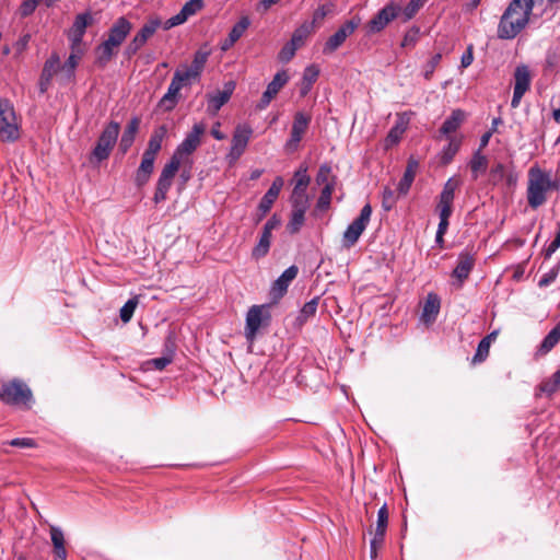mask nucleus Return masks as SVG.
<instances>
[{
	"label": "nucleus",
	"instance_id": "1",
	"mask_svg": "<svg viewBox=\"0 0 560 560\" xmlns=\"http://www.w3.org/2000/svg\"><path fill=\"white\" fill-rule=\"evenodd\" d=\"M560 190V179L552 176L538 165H533L527 172L526 199L532 209H538L547 202L551 191Z\"/></svg>",
	"mask_w": 560,
	"mask_h": 560
},
{
	"label": "nucleus",
	"instance_id": "2",
	"mask_svg": "<svg viewBox=\"0 0 560 560\" xmlns=\"http://www.w3.org/2000/svg\"><path fill=\"white\" fill-rule=\"evenodd\" d=\"M203 8V0H189L180 11L162 21L159 16H150L136 35H153L160 27L168 31L172 27L184 24L190 16L197 14Z\"/></svg>",
	"mask_w": 560,
	"mask_h": 560
},
{
	"label": "nucleus",
	"instance_id": "3",
	"mask_svg": "<svg viewBox=\"0 0 560 560\" xmlns=\"http://www.w3.org/2000/svg\"><path fill=\"white\" fill-rule=\"evenodd\" d=\"M522 0H512L501 16V35H518L528 24L532 11Z\"/></svg>",
	"mask_w": 560,
	"mask_h": 560
},
{
	"label": "nucleus",
	"instance_id": "4",
	"mask_svg": "<svg viewBox=\"0 0 560 560\" xmlns=\"http://www.w3.org/2000/svg\"><path fill=\"white\" fill-rule=\"evenodd\" d=\"M205 131L206 127L203 124H195L191 130L186 135L185 139L177 145L170 161L175 162L179 167L182 165L190 166L192 164L190 155L200 145L201 136Z\"/></svg>",
	"mask_w": 560,
	"mask_h": 560
},
{
	"label": "nucleus",
	"instance_id": "5",
	"mask_svg": "<svg viewBox=\"0 0 560 560\" xmlns=\"http://www.w3.org/2000/svg\"><path fill=\"white\" fill-rule=\"evenodd\" d=\"M0 399L7 405H24L30 408L33 394L31 388L23 381L15 378L1 386Z\"/></svg>",
	"mask_w": 560,
	"mask_h": 560
},
{
	"label": "nucleus",
	"instance_id": "6",
	"mask_svg": "<svg viewBox=\"0 0 560 560\" xmlns=\"http://www.w3.org/2000/svg\"><path fill=\"white\" fill-rule=\"evenodd\" d=\"M119 124L110 121L102 131L95 148L93 149L90 161L101 163L108 159L119 135Z\"/></svg>",
	"mask_w": 560,
	"mask_h": 560
},
{
	"label": "nucleus",
	"instance_id": "7",
	"mask_svg": "<svg viewBox=\"0 0 560 560\" xmlns=\"http://www.w3.org/2000/svg\"><path fill=\"white\" fill-rule=\"evenodd\" d=\"M19 135V125L12 103L7 98H0V139L14 141Z\"/></svg>",
	"mask_w": 560,
	"mask_h": 560
},
{
	"label": "nucleus",
	"instance_id": "8",
	"mask_svg": "<svg viewBox=\"0 0 560 560\" xmlns=\"http://www.w3.org/2000/svg\"><path fill=\"white\" fill-rule=\"evenodd\" d=\"M372 215V207L370 203L363 206L360 214L354 219L346 229L342 235V246L350 248L359 241L362 233L365 231Z\"/></svg>",
	"mask_w": 560,
	"mask_h": 560
},
{
	"label": "nucleus",
	"instance_id": "9",
	"mask_svg": "<svg viewBox=\"0 0 560 560\" xmlns=\"http://www.w3.org/2000/svg\"><path fill=\"white\" fill-rule=\"evenodd\" d=\"M270 315L267 312V305H253L246 314L245 323V337L247 340L253 341L264 325V322L268 324Z\"/></svg>",
	"mask_w": 560,
	"mask_h": 560
},
{
	"label": "nucleus",
	"instance_id": "10",
	"mask_svg": "<svg viewBox=\"0 0 560 560\" xmlns=\"http://www.w3.org/2000/svg\"><path fill=\"white\" fill-rule=\"evenodd\" d=\"M253 135V129L249 125H237L233 132L232 142L228 159L231 162L237 161L245 152L249 139Z\"/></svg>",
	"mask_w": 560,
	"mask_h": 560
},
{
	"label": "nucleus",
	"instance_id": "11",
	"mask_svg": "<svg viewBox=\"0 0 560 560\" xmlns=\"http://www.w3.org/2000/svg\"><path fill=\"white\" fill-rule=\"evenodd\" d=\"M178 170L179 166H177L175 162L168 161L164 165L158 179L155 192L153 196V201L155 203H160L166 199L167 191L170 190L173 183V178L175 174L178 172Z\"/></svg>",
	"mask_w": 560,
	"mask_h": 560
},
{
	"label": "nucleus",
	"instance_id": "12",
	"mask_svg": "<svg viewBox=\"0 0 560 560\" xmlns=\"http://www.w3.org/2000/svg\"><path fill=\"white\" fill-rule=\"evenodd\" d=\"M311 122V116L304 114L303 112H298L294 115V120L291 128V135L288 141L285 142V149L289 152H293L298 150L301 140L303 139L304 133L306 132L308 125Z\"/></svg>",
	"mask_w": 560,
	"mask_h": 560
},
{
	"label": "nucleus",
	"instance_id": "13",
	"mask_svg": "<svg viewBox=\"0 0 560 560\" xmlns=\"http://www.w3.org/2000/svg\"><path fill=\"white\" fill-rule=\"evenodd\" d=\"M530 86V72L527 66H517L514 71V90L511 106L517 108L524 94Z\"/></svg>",
	"mask_w": 560,
	"mask_h": 560
},
{
	"label": "nucleus",
	"instance_id": "14",
	"mask_svg": "<svg viewBox=\"0 0 560 560\" xmlns=\"http://www.w3.org/2000/svg\"><path fill=\"white\" fill-rule=\"evenodd\" d=\"M401 3L390 1L370 21V30L372 32H381L394 19H400Z\"/></svg>",
	"mask_w": 560,
	"mask_h": 560
},
{
	"label": "nucleus",
	"instance_id": "15",
	"mask_svg": "<svg viewBox=\"0 0 560 560\" xmlns=\"http://www.w3.org/2000/svg\"><path fill=\"white\" fill-rule=\"evenodd\" d=\"M299 269L296 266L287 268L279 278L271 284L269 295L273 303H277L287 293L290 283L296 278Z\"/></svg>",
	"mask_w": 560,
	"mask_h": 560
},
{
	"label": "nucleus",
	"instance_id": "16",
	"mask_svg": "<svg viewBox=\"0 0 560 560\" xmlns=\"http://www.w3.org/2000/svg\"><path fill=\"white\" fill-rule=\"evenodd\" d=\"M306 167H300L294 173L295 185L292 191L291 202L292 205H304L308 206V197L306 195V188L311 182L310 176L307 175Z\"/></svg>",
	"mask_w": 560,
	"mask_h": 560
},
{
	"label": "nucleus",
	"instance_id": "17",
	"mask_svg": "<svg viewBox=\"0 0 560 560\" xmlns=\"http://www.w3.org/2000/svg\"><path fill=\"white\" fill-rule=\"evenodd\" d=\"M234 90H235V82L228 81L224 83L222 91H217L214 93L208 94L207 95L208 113L215 115L221 109V107L229 102Z\"/></svg>",
	"mask_w": 560,
	"mask_h": 560
},
{
	"label": "nucleus",
	"instance_id": "18",
	"mask_svg": "<svg viewBox=\"0 0 560 560\" xmlns=\"http://www.w3.org/2000/svg\"><path fill=\"white\" fill-rule=\"evenodd\" d=\"M282 186H283L282 177H280V176L276 177L275 180L272 182L271 186L269 187V189L265 192V195L262 196V198L259 201V205H258L259 214L257 218V222H259L262 218H265V215L269 212L273 202L278 198Z\"/></svg>",
	"mask_w": 560,
	"mask_h": 560
},
{
	"label": "nucleus",
	"instance_id": "19",
	"mask_svg": "<svg viewBox=\"0 0 560 560\" xmlns=\"http://www.w3.org/2000/svg\"><path fill=\"white\" fill-rule=\"evenodd\" d=\"M125 37H108L96 49V63L104 67L112 57L117 52L118 48L124 43Z\"/></svg>",
	"mask_w": 560,
	"mask_h": 560
},
{
	"label": "nucleus",
	"instance_id": "20",
	"mask_svg": "<svg viewBox=\"0 0 560 560\" xmlns=\"http://www.w3.org/2000/svg\"><path fill=\"white\" fill-rule=\"evenodd\" d=\"M466 113L462 109H454L451 115L442 124L439 133L440 137H456L454 133L459 129L466 119Z\"/></svg>",
	"mask_w": 560,
	"mask_h": 560
},
{
	"label": "nucleus",
	"instance_id": "21",
	"mask_svg": "<svg viewBox=\"0 0 560 560\" xmlns=\"http://www.w3.org/2000/svg\"><path fill=\"white\" fill-rule=\"evenodd\" d=\"M475 262V256L469 252L459 253L457 265L453 270V277L458 280L459 284H462L469 277Z\"/></svg>",
	"mask_w": 560,
	"mask_h": 560
},
{
	"label": "nucleus",
	"instance_id": "22",
	"mask_svg": "<svg viewBox=\"0 0 560 560\" xmlns=\"http://www.w3.org/2000/svg\"><path fill=\"white\" fill-rule=\"evenodd\" d=\"M154 155L143 153L141 163L136 172L135 182L138 187L145 185L154 170Z\"/></svg>",
	"mask_w": 560,
	"mask_h": 560
},
{
	"label": "nucleus",
	"instance_id": "23",
	"mask_svg": "<svg viewBox=\"0 0 560 560\" xmlns=\"http://www.w3.org/2000/svg\"><path fill=\"white\" fill-rule=\"evenodd\" d=\"M560 342V322L545 336L537 347L536 357H545Z\"/></svg>",
	"mask_w": 560,
	"mask_h": 560
},
{
	"label": "nucleus",
	"instance_id": "24",
	"mask_svg": "<svg viewBox=\"0 0 560 560\" xmlns=\"http://www.w3.org/2000/svg\"><path fill=\"white\" fill-rule=\"evenodd\" d=\"M418 168L419 162L411 156L408 160L407 167L404 172L402 178L399 180L397 186V190L399 191V194L406 195L409 191L411 184L415 180Z\"/></svg>",
	"mask_w": 560,
	"mask_h": 560
},
{
	"label": "nucleus",
	"instance_id": "25",
	"mask_svg": "<svg viewBox=\"0 0 560 560\" xmlns=\"http://www.w3.org/2000/svg\"><path fill=\"white\" fill-rule=\"evenodd\" d=\"M408 124H409V118L406 117V114L398 116L396 124L390 128V130L386 137L385 145L387 148L395 145L399 142V140L401 139V136L407 130Z\"/></svg>",
	"mask_w": 560,
	"mask_h": 560
},
{
	"label": "nucleus",
	"instance_id": "26",
	"mask_svg": "<svg viewBox=\"0 0 560 560\" xmlns=\"http://www.w3.org/2000/svg\"><path fill=\"white\" fill-rule=\"evenodd\" d=\"M307 209L308 206L292 205L291 218L287 224V230L290 234H295L301 230L305 221V212Z\"/></svg>",
	"mask_w": 560,
	"mask_h": 560
},
{
	"label": "nucleus",
	"instance_id": "27",
	"mask_svg": "<svg viewBox=\"0 0 560 560\" xmlns=\"http://www.w3.org/2000/svg\"><path fill=\"white\" fill-rule=\"evenodd\" d=\"M140 120L138 117H133L127 125L124 133L120 138L119 148L122 153H126L132 145L136 133L139 129Z\"/></svg>",
	"mask_w": 560,
	"mask_h": 560
},
{
	"label": "nucleus",
	"instance_id": "28",
	"mask_svg": "<svg viewBox=\"0 0 560 560\" xmlns=\"http://www.w3.org/2000/svg\"><path fill=\"white\" fill-rule=\"evenodd\" d=\"M441 307L440 298L434 293H429L423 305L422 318L425 323L434 322Z\"/></svg>",
	"mask_w": 560,
	"mask_h": 560
},
{
	"label": "nucleus",
	"instance_id": "29",
	"mask_svg": "<svg viewBox=\"0 0 560 560\" xmlns=\"http://www.w3.org/2000/svg\"><path fill=\"white\" fill-rule=\"evenodd\" d=\"M166 133H167V128L164 125L155 128L150 137L149 142H148V148L145 149V151L143 153L156 156V154L159 153V151L162 148V142H163L164 138L166 137Z\"/></svg>",
	"mask_w": 560,
	"mask_h": 560
},
{
	"label": "nucleus",
	"instance_id": "30",
	"mask_svg": "<svg viewBox=\"0 0 560 560\" xmlns=\"http://www.w3.org/2000/svg\"><path fill=\"white\" fill-rule=\"evenodd\" d=\"M50 538L54 546V551L57 558L61 560L67 559V550L65 547V536L61 528L51 525L50 526Z\"/></svg>",
	"mask_w": 560,
	"mask_h": 560
},
{
	"label": "nucleus",
	"instance_id": "31",
	"mask_svg": "<svg viewBox=\"0 0 560 560\" xmlns=\"http://www.w3.org/2000/svg\"><path fill=\"white\" fill-rule=\"evenodd\" d=\"M304 38L305 37H291V40L288 42L279 51V61L283 63L289 62L294 57L296 50L304 45Z\"/></svg>",
	"mask_w": 560,
	"mask_h": 560
},
{
	"label": "nucleus",
	"instance_id": "32",
	"mask_svg": "<svg viewBox=\"0 0 560 560\" xmlns=\"http://www.w3.org/2000/svg\"><path fill=\"white\" fill-rule=\"evenodd\" d=\"M446 140L448 143L441 152V162L443 164L451 163L462 145V137H451L446 138Z\"/></svg>",
	"mask_w": 560,
	"mask_h": 560
},
{
	"label": "nucleus",
	"instance_id": "33",
	"mask_svg": "<svg viewBox=\"0 0 560 560\" xmlns=\"http://www.w3.org/2000/svg\"><path fill=\"white\" fill-rule=\"evenodd\" d=\"M86 50L88 45L83 43L82 37H72L70 44V55L67 59L78 67Z\"/></svg>",
	"mask_w": 560,
	"mask_h": 560
},
{
	"label": "nucleus",
	"instance_id": "34",
	"mask_svg": "<svg viewBox=\"0 0 560 560\" xmlns=\"http://www.w3.org/2000/svg\"><path fill=\"white\" fill-rule=\"evenodd\" d=\"M469 166H470V171H471L474 179H477L480 174H483L486 172L487 166H488V159L486 155H483L481 153L480 149H478L474 153V155L469 162Z\"/></svg>",
	"mask_w": 560,
	"mask_h": 560
},
{
	"label": "nucleus",
	"instance_id": "35",
	"mask_svg": "<svg viewBox=\"0 0 560 560\" xmlns=\"http://www.w3.org/2000/svg\"><path fill=\"white\" fill-rule=\"evenodd\" d=\"M319 75V68L315 65H311L304 69L302 77V89L301 94L306 95L312 85L316 82Z\"/></svg>",
	"mask_w": 560,
	"mask_h": 560
},
{
	"label": "nucleus",
	"instance_id": "36",
	"mask_svg": "<svg viewBox=\"0 0 560 560\" xmlns=\"http://www.w3.org/2000/svg\"><path fill=\"white\" fill-rule=\"evenodd\" d=\"M272 234L261 231L258 243L254 246L252 250V257L255 259H260L265 257L270 248Z\"/></svg>",
	"mask_w": 560,
	"mask_h": 560
},
{
	"label": "nucleus",
	"instance_id": "37",
	"mask_svg": "<svg viewBox=\"0 0 560 560\" xmlns=\"http://www.w3.org/2000/svg\"><path fill=\"white\" fill-rule=\"evenodd\" d=\"M427 0H409L405 5L401 4L400 20L407 22L416 16V14L423 8Z\"/></svg>",
	"mask_w": 560,
	"mask_h": 560
},
{
	"label": "nucleus",
	"instance_id": "38",
	"mask_svg": "<svg viewBox=\"0 0 560 560\" xmlns=\"http://www.w3.org/2000/svg\"><path fill=\"white\" fill-rule=\"evenodd\" d=\"M60 69V57L57 52H52L51 56L45 61L42 73L46 77H50L51 80L54 77H57L59 80Z\"/></svg>",
	"mask_w": 560,
	"mask_h": 560
},
{
	"label": "nucleus",
	"instance_id": "39",
	"mask_svg": "<svg viewBox=\"0 0 560 560\" xmlns=\"http://www.w3.org/2000/svg\"><path fill=\"white\" fill-rule=\"evenodd\" d=\"M334 9L335 7L331 3H326L317 8L313 13V19L311 22L312 27L308 32H316L325 18L334 13Z\"/></svg>",
	"mask_w": 560,
	"mask_h": 560
},
{
	"label": "nucleus",
	"instance_id": "40",
	"mask_svg": "<svg viewBox=\"0 0 560 560\" xmlns=\"http://www.w3.org/2000/svg\"><path fill=\"white\" fill-rule=\"evenodd\" d=\"M93 21V15L90 12L78 14L71 27L72 35H83L86 27L91 25Z\"/></svg>",
	"mask_w": 560,
	"mask_h": 560
},
{
	"label": "nucleus",
	"instance_id": "41",
	"mask_svg": "<svg viewBox=\"0 0 560 560\" xmlns=\"http://www.w3.org/2000/svg\"><path fill=\"white\" fill-rule=\"evenodd\" d=\"M539 389L548 396L560 390V368L548 380L540 384Z\"/></svg>",
	"mask_w": 560,
	"mask_h": 560
},
{
	"label": "nucleus",
	"instance_id": "42",
	"mask_svg": "<svg viewBox=\"0 0 560 560\" xmlns=\"http://www.w3.org/2000/svg\"><path fill=\"white\" fill-rule=\"evenodd\" d=\"M180 78L177 75V77H173L170 85H168V89H167V92L166 94L164 95L163 97V101L164 102H170L172 106H174L177 102V96H178V93L179 91L182 90L183 88V84L180 83Z\"/></svg>",
	"mask_w": 560,
	"mask_h": 560
},
{
	"label": "nucleus",
	"instance_id": "43",
	"mask_svg": "<svg viewBox=\"0 0 560 560\" xmlns=\"http://www.w3.org/2000/svg\"><path fill=\"white\" fill-rule=\"evenodd\" d=\"M60 77H59V82L61 84H68L72 81H74L75 79V69H77V66H74V63H72L70 60H66L62 65L60 63Z\"/></svg>",
	"mask_w": 560,
	"mask_h": 560
},
{
	"label": "nucleus",
	"instance_id": "44",
	"mask_svg": "<svg viewBox=\"0 0 560 560\" xmlns=\"http://www.w3.org/2000/svg\"><path fill=\"white\" fill-rule=\"evenodd\" d=\"M334 191V183H326L320 191V196L317 200L316 208L318 210H327L330 206L331 195Z\"/></svg>",
	"mask_w": 560,
	"mask_h": 560
},
{
	"label": "nucleus",
	"instance_id": "45",
	"mask_svg": "<svg viewBox=\"0 0 560 560\" xmlns=\"http://www.w3.org/2000/svg\"><path fill=\"white\" fill-rule=\"evenodd\" d=\"M289 74L287 70L278 71L271 82L267 85L269 90H272L276 94L280 92V90L289 82Z\"/></svg>",
	"mask_w": 560,
	"mask_h": 560
},
{
	"label": "nucleus",
	"instance_id": "46",
	"mask_svg": "<svg viewBox=\"0 0 560 560\" xmlns=\"http://www.w3.org/2000/svg\"><path fill=\"white\" fill-rule=\"evenodd\" d=\"M318 301H319V298H314L303 305V307L301 308L300 314L298 316V319L301 323L306 322L310 317L315 315V313L317 311V306H318Z\"/></svg>",
	"mask_w": 560,
	"mask_h": 560
},
{
	"label": "nucleus",
	"instance_id": "47",
	"mask_svg": "<svg viewBox=\"0 0 560 560\" xmlns=\"http://www.w3.org/2000/svg\"><path fill=\"white\" fill-rule=\"evenodd\" d=\"M177 75L182 79L180 83L184 86L188 84L190 80L198 78L200 73L190 66H182L174 72L173 77Z\"/></svg>",
	"mask_w": 560,
	"mask_h": 560
},
{
	"label": "nucleus",
	"instance_id": "48",
	"mask_svg": "<svg viewBox=\"0 0 560 560\" xmlns=\"http://www.w3.org/2000/svg\"><path fill=\"white\" fill-rule=\"evenodd\" d=\"M138 305V298L129 299L120 308L119 316L124 323L130 322Z\"/></svg>",
	"mask_w": 560,
	"mask_h": 560
},
{
	"label": "nucleus",
	"instance_id": "49",
	"mask_svg": "<svg viewBox=\"0 0 560 560\" xmlns=\"http://www.w3.org/2000/svg\"><path fill=\"white\" fill-rule=\"evenodd\" d=\"M130 32V22L125 18H119L110 27L108 35H129Z\"/></svg>",
	"mask_w": 560,
	"mask_h": 560
},
{
	"label": "nucleus",
	"instance_id": "50",
	"mask_svg": "<svg viewBox=\"0 0 560 560\" xmlns=\"http://www.w3.org/2000/svg\"><path fill=\"white\" fill-rule=\"evenodd\" d=\"M388 525V511L386 504H384L377 512V522L375 532L380 535H385Z\"/></svg>",
	"mask_w": 560,
	"mask_h": 560
},
{
	"label": "nucleus",
	"instance_id": "51",
	"mask_svg": "<svg viewBox=\"0 0 560 560\" xmlns=\"http://www.w3.org/2000/svg\"><path fill=\"white\" fill-rule=\"evenodd\" d=\"M397 196L395 191L385 187L382 194V207L385 211L392 210L397 203Z\"/></svg>",
	"mask_w": 560,
	"mask_h": 560
},
{
	"label": "nucleus",
	"instance_id": "52",
	"mask_svg": "<svg viewBox=\"0 0 560 560\" xmlns=\"http://www.w3.org/2000/svg\"><path fill=\"white\" fill-rule=\"evenodd\" d=\"M526 5L525 8L529 9L535 15H540L548 5H550L549 0H522Z\"/></svg>",
	"mask_w": 560,
	"mask_h": 560
},
{
	"label": "nucleus",
	"instance_id": "53",
	"mask_svg": "<svg viewBox=\"0 0 560 560\" xmlns=\"http://www.w3.org/2000/svg\"><path fill=\"white\" fill-rule=\"evenodd\" d=\"M39 3H43V0H23L19 8L20 15L25 18L33 14Z\"/></svg>",
	"mask_w": 560,
	"mask_h": 560
},
{
	"label": "nucleus",
	"instance_id": "54",
	"mask_svg": "<svg viewBox=\"0 0 560 560\" xmlns=\"http://www.w3.org/2000/svg\"><path fill=\"white\" fill-rule=\"evenodd\" d=\"M346 37H329L323 46V54L331 55L345 43Z\"/></svg>",
	"mask_w": 560,
	"mask_h": 560
},
{
	"label": "nucleus",
	"instance_id": "55",
	"mask_svg": "<svg viewBox=\"0 0 560 560\" xmlns=\"http://www.w3.org/2000/svg\"><path fill=\"white\" fill-rule=\"evenodd\" d=\"M489 349L490 345L481 339L472 358V363H480L485 361L489 354Z\"/></svg>",
	"mask_w": 560,
	"mask_h": 560
},
{
	"label": "nucleus",
	"instance_id": "56",
	"mask_svg": "<svg viewBox=\"0 0 560 560\" xmlns=\"http://www.w3.org/2000/svg\"><path fill=\"white\" fill-rule=\"evenodd\" d=\"M208 56H209L208 50H202V49L198 50L195 54V57H194V60H192V63L190 65V67L194 68L195 70H197L199 73H201V71L205 67V63L207 62Z\"/></svg>",
	"mask_w": 560,
	"mask_h": 560
},
{
	"label": "nucleus",
	"instance_id": "57",
	"mask_svg": "<svg viewBox=\"0 0 560 560\" xmlns=\"http://www.w3.org/2000/svg\"><path fill=\"white\" fill-rule=\"evenodd\" d=\"M442 59V54L438 52L431 57V59L424 66L423 75L427 80H430L436 67Z\"/></svg>",
	"mask_w": 560,
	"mask_h": 560
},
{
	"label": "nucleus",
	"instance_id": "58",
	"mask_svg": "<svg viewBox=\"0 0 560 560\" xmlns=\"http://www.w3.org/2000/svg\"><path fill=\"white\" fill-rule=\"evenodd\" d=\"M505 177V166L502 163L494 164L490 170V180L497 185Z\"/></svg>",
	"mask_w": 560,
	"mask_h": 560
},
{
	"label": "nucleus",
	"instance_id": "59",
	"mask_svg": "<svg viewBox=\"0 0 560 560\" xmlns=\"http://www.w3.org/2000/svg\"><path fill=\"white\" fill-rule=\"evenodd\" d=\"M8 444L21 448H33L37 445L36 441L31 438H15L9 441Z\"/></svg>",
	"mask_w": 560,
	"mask_h": 560
},
{
	"label": "nucleus",
	"instance_id": "60",
	"mask_svg": "<svg viewBox=\"0 0 560 560\" xmlns=\"http://www.w3.org/2000/svg\"><path fill=\"white\" fill-rule=\"evenodd\" d=\"M558 273H559V266H556L552 269H550L548 272L542 275V277L539 279L538 285L540 288L548 287L556 280Z\"/></svg>",
	"mask_w": 560,
	"mask_h": 560
},
{
	"label": "nucleus",
	"instance_id": "61",
	"mask_svg": "<svg viewBox=\"0 0 560 560\" xmlns=\"http://www.w3.org/2000/svg\"><path fill=\"white\" fill-rule=\"evenodd\" d=\"M560 247V222L558 223V232L555 240L545 248L544 256L549 259Z\"/></svg>",
	"mask_w": 560,
	"mask_h": 560
},
{
	"label": "nucleus",
	"instance_id": "62",
	"mask_svg": "<svg viewBox=\"0 0 560 560\" xmlns=\"http://www.w3.org/2000/svg\"><path fill=\"white\" fill-rule=\"evenodd\" d=\"M276 93L272 90H269V88L266 89V91L262 93L261 98L256 105V108L259 110L266 109L271 101L276 97Z\"/></svg>",
	"mask_w": 560,
	"mask_h": 560
},
{
	"label": "nucleus",
	"instance_id": "63",
	"mask_svg": "<svg viewBox=\"0 0 560 560\" xmlns=\"http://www.w3.org/2000/svg\"><path fill=\"white\" fill-rule=\"evenodd\" d=\"M384 538L385 535L378 536V533L374 532L373 538L370 542V553L372 559L376 558L377 549L383 545Z\"/></svg>",
	"mask_w": 560,
	"mask_h": 560
},
{
	"label": "nucleus",
	"instance_id": "64",
	"mask_svg": "<svg viewBox=\"0 0 560 560\" xmlns=\"http://www.w3.org/2000/svg\"><path fill=\"white\" fill-rule=\"evenodd\" d=\"M560 68V58L556 52L548 51L546 56V69L553 71Z\"/></svg>",
	"mask_w": 560,
	"mask_h": 560
}]
</instances>
